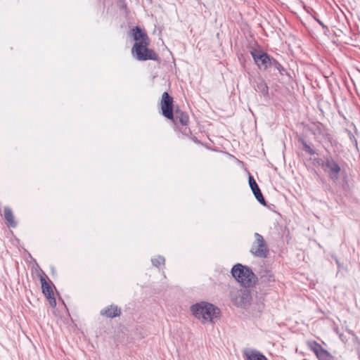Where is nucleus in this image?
Instances as JSON below:
<instances>
[{
  "label": "nucleus",
  "mask_w": 360,
  "mask_h": 360,
  "mask_svg": "<svg viewBox=\"0 0 360 360\" xmlns=\"http://www.w3.org/2000/svg\"><path fill=\"white\" fill-rule=\"evenodd\" d=\"M303 149L305 152L309 153V155H314L315 151L312 149L306 142L303 141Z\"/></svg>",
  "instance_id": "nucleus-23"
},
{
  "label": "nucleus",
  "mask_w": 360,
  "mask_h": 360,
  "mask_svg": "<svg viewBox=\"0 0 360 360\" xmlns=\"http://www.w3.org/2000/svg\"><path fill=\"white\" fill-rule=\"evenodd\" d=\"M259 281L262 284L269 285L270 283L275 281L274 274L268 269H262L259 272Z\"/></svg>",
  "instance_id": "nucleus-12"
},
{
  "label": "nucleus",
  "mask_w": 360,
  "mask_h": 360,
  "mask_svg": "<svg viewBox=\"0 0 360 360\" xmlns=\"http://www.w3.org/2000/svg\"><path fill=\"white\" fill-rule=\"evenodd\" d=\"M308 129L315 136L326 137L328 135L325 127L319 122H312L308 126Z\"/></svg>",
  "instance_id": "nucleus-11"
},
{
  "label": "nucleus",
  "mask_w": 360,
  "mask_h": 360,
  "mask_svg": "<svg viewBox=\"0 0 360 360\" xmlns=\"http://www.w3.org/2000/svg\"><path fill=\"white\" fill-rule=\"evenodd\" d=\"M250 54L260 70H265L271 67L273 58L266 52L255 49L250 51Z\"/></svg>",
  "instance_id": "nucleus-7"
},
{
  "label": "nucleus",
  "mask_w": 360,
  "mask_h": 360,
  "mask_svg": "<svg viewBox=\"0 0 360 360\" xmlns=\"http://www.w3.org/2000/svg\"><path fill=\"white\" fill-rule=\"evenodd\" d=\"M101 314L108 318H115L120 316L121 309L117 305L111 304L102 309L101 311Z\"/></svg>",
  "instance_id": "nucleus-13"
},
{
  "label": "nucleus",
  "mask_w": 360,
  "mask_h": 360,
  "mask_svg": "<svg viewBox=\"0 0 360 360\" xmlns=\"http://www.w3.org/2000/svg\"><path fill=\"white\" fill-rule=\"evenodd\" d=\"M314 19L316 20V21L323 28L326 27V26L323 24V22L322 21H321L319 19L316 18H314Z\"/></svg>",
  "instance_id": "nucleus-25"
},
{
  "label": "nucleus",
  "mask_w": 360,
  "mask_h": 360,
  "mask_svg": "<svg viewBox=\"0 0 360 360\" xmlns=\"http://www.w3.org/2000/svg\"><path fill=\"white\" fill-rule=\"evenodd\" d=\"M4 215L5 219L7 221L8 224L11 227H15L16 226V223L14 221V217L13 214L12 210L6 207L4 210Z\"/></svg>",
  "instance_id": "nucleus-18"
},
{
  "label": "nucleus",
  "mask_w": 360,
  "mask_h": 360,
  "mask_svg": "<svg viewBox=\"0 0 360 360\" xmlns=\"http://www.w3.org/2000/svg\"><path fill=\"white\" fill-rule=\"evenodd\" d=\"M244 354L247 360H268L264 354L253 349H245Z\"/></svg>",
  "instance_id": "nucleus-15"
},
{
  "label": "nucleus",
  "mask_w": 360,
  "mask_h": 360,
  "mask_svg": "<svg viewBox=\"0 0 360 360\" xmlns=\"http://www.w3.org/2000/svg\"><path fill=\"white\" fill-rule=\"evenodd\" d=\"M255 240L250 248V253L256 257L267 258L269 254V249L264 237L259 233H255Z\"/></svg>",
  "instance_id": "nucleus-6"
},
{
  "label": "nucleus",
  "mask_w": 360,
  "mask_h": 360,
  "mask_svg": "<svg viewBox=\"0 0 360 360\" xmlns=\"http://www.w3.org/2000/svg\"><path fill=\"white\" fill-rule=\"evenodd\" d=\"M231 274L245 288L252 287L258 281L252 270L241 264H236L232 267Z\"/></svg>",
  "instance_id": "nucleus-2"
},
{
  "label": "nucleus",
  "mask_w": 360,
  "mask_h": 360,
  "mask_svg": "<svg viewBox=\"0 0 360 360\" xmlns=\"http://www.w3.org/2000/svg\"><path fill=\"white\" fill-rule=\"evenodd\" d=\"M230 298L233 304L241 308H246L250 304L252 299L249 290L245 288H231L230 290Z\"/></svg>",
  "instance_id": "nucleus-5"
},
{
  "label": "nucleus",
  "mask_w": 360,
  "mask_h": 360,
  "mask_svg": "<svg viewBox=\"0 0 360 360\" xmlns=\"http://www.w3.org/2000/svg\"><path fill=\"white\" fill-rule=\"evenodd\" d=\"M162 114L169 120H174L173 98L167 92H164L160 101Z\"/></svg>",
  "instance_id": "nucleus-8"
},
{
  "label": "nucleus",
  "mask_w": 360,
  "mask_h": 360,
  "mask_svg": "<svg viewBox=\"0 0 360 360\" xmlns=\"http://www.w3.org/2000/svg\"><path fill=\"white\" fill-rule=\"evenodd\" d=\"M271 67H274L275 69L278 70V71L282 75H283L286 72V70L274 58L271 63Z\"/></svg>",
  "instance_id": "nucleus-19"
},
{
  "label": "nucleus",
  "mask_w": 360,
  "mask_h": 360,
  "mask_svg": "<svg viewBox=\"0 0 360 360\" xmlns=\"http://www.w3.org/2000/svg\"><path fill=\"white\" fill-rule=\"evenodd\" d=\"M131 32L133 39L136 42L143 43L149 41V38L147 34L139 27L136 26L135 28L132 29Z\"/></svg>",
  "instance_id": "nucleus-14"
},
{
  "label": "nucleus",
  "mask_w": 360,
  "mask_h": 360,
  "mask_svg": "<svg viewBox=\"0 0 360 360\" xmlns=\"http://www.w3.org/2000/svg\"><path fill=\"white\" fill-rule=\"evenodd\" d=\"M309 349L316 354L319 360H327L332 356L330 354L315 341L308 342Z\"/></svg>",
  "instance_id": "nucleus-9"
},
{
  "label": "nucleus",
  "mask_w": 360,
  "mask_h": 360,
  "mask_svg": "<svg viewBox=\"0 0 360 360\" xmlns=\"http://www.w3.org/2000/svg\"><path fill=\"white\" fill-rule=\"evenodd\" d=\"M254 86L255 90L264 97L269 96V87L264 79L259 78L255 80Z\"/></svg>",
  "instance_id": "nucleus-16"
},
{
  "label": "nucleus",
  "mask_w": 360,
  "mask_h": 360,
  "mask_svg": "<svg viewBox=\"0 0 360 360\" xmlns=\"http://www.w3.org/2000/svg\"><path fill=\"white\" fill-rule=\"evenodd\" d=\"M40 281L41 283L42 292L49 300L50 305L53 307L56 306V300L51 285L46 281L44 276H41Z\"/></svg>",
  "instance_id": "nucleus-10"
},
{
  "label": "nucleus",
  "mask_w": 360,
  "mask_h": 360,
  "mask_svg": "<svg viewBox=\"0 0 360 360\" xmlns=\"http://www.w3.org/2000/svg\"><path fill=\"white\" fill-rule=\"evenodd\" d=\"M255 198L258 200V202L262 204V205H266V202L261 192V190L260 188H259L258 190L255 191H253L252 192Z\"/></svg>",
  "instance_id": "nucleus-20"
},
{
  "label": "nucleus",
  "mask_w": 360,
  "mask_h": 360,
  "mask_svg": "<svg viewBox=\"0 0 360 360\" xmlns=\"http://www.w3.org/2000/svg\"><path fill=\"white\" fill-rule=\"evenodd\" d=\"M149 41L148 42H135L131 53L136 60L143 61L148 60H158L159 58L155 52L148 49Z\"/></svg>",
  "instance_id": "nucleus-4"
},
{
  "label": "nucleus",
  "mask_w": 360,
  "mask_h": 360,
  "mask_svg": "<svg viewBox=\"0 0 360 360\" xmlns=\"http://www.w3.org/2000/svg\"><path fill=\"white\" fill-rule=\"evenodd\" d=\"M153 266L159 267L161 264H165V258L162 256H158L157 258L151 259Z\"/></svg>",
  "instance_id": "nucleus-22"
},
{
  "label": "nucleus",
  "mask_w": 360,
  "mask_h": 360,
  "mask_svg": "<svg viewBox=\"0 0 360 360\" xmlns=\"http://www.w3.org/2000/svg\"><path fill=\"white\" fill-rule=\"evenodd\" d=\"M193 315L202 323H214L219 317L220 309L207 302H200L191 307Z\"/></svg>",
  "instance_id": "nucleus-1"
},
{
  "label": "nucleus",
  "mask_w": 360,
  "mask_h": 360,
  "mask_svg": "<svg viewBox=\"0 0 360 360\" xmlns=\"http://www.w3.org/2000/svg\"><path fill=\"white\" fill-rule=\"evenodd\" d=\"M150 1H151V0H149Z\"/></svg>",
  "instance_id": "nucleus-26"
},
{
  "label": "nucleus",
  "mask_w": 360,
  "mask_h": 360,
  "mask_svg": "<svg viewBox=\"0 0 360 360\" xmlns=\"http://www.w3.org/2000/svg\"><path fill=\"white\" fill-rule=\"evenodd\" d=\"M175 120L179 121L182 125L187 126L189 122L188 114L181 110H176L175 112Z\"/></svg>",
  "instance_id": "nucleus-17"
},
{
  "label": "nucleus",
  "mask_w": 360,
  "mask_h": 360,
  "mask_svg": "<svg viewBox=\"0 0 360 360\" xmlns=\"http://www.w3.org/2000/svg\"><path fill=\"white\" fill-rule=\"evenodd\" d=\"M349 138L352 143L354 144V146L357 147V141L355 139L354 136L351 132H349Z\"/></svg>",
  "instance_id": "nucleus-24"
},
{
  "label": "nucleus",
  "mask_w": 360,
  "mask_h": 360,
  "mask_svg": "<svg viewBox=\"0 0 360 360\" xmlns=\"http://www.w3.org/2000/svg\"><path fill=\"white\" fill-rule=\"evenodd\" d=\"M248 180H249L250 187L252 192L255 191L259 188V186L257 185L256 181L255 180V179L253 178L252 176L250 175Z\"/></svg>",
  "instance_id": "nucleus-21"
},
{
  "label": "nucleus",
  "mask_w": 360,
  "mask_h": 360,
  "mask_svg": "<svg viewBox=\"0 0 360 360\" xmlns=\"http://www.w3.org/2000/svg\"><path fill=\"white\" fill-rule=\"evenodd\" d=\"M321 165L328 178L334 182L339 179L340 174L345 173L341 164L331 155L325 156Z\"/></svg>",
  "instance_id": "nucleus-3"
}]
</instances>
